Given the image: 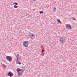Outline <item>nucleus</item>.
<instances>
[{"instance_id":"f257e3e1","label":"nucleus","mask_w":77,"mask_h":77,"mask_svg":"<svg viewBox=\"0 0 77 77\" xmlns=\"http://www.w3.org/2000/svg\"><path fill=\"white\" fill-rule=\"evenodd\" d=\"M17 71L18 74V75H21V73L23 72V69H21L17 68Z\"/></svg>"},{"instance_id":"f03ea898","label":"nucleus","mask_w":77,"mask_h":77,"mask_svg":"<svg viewBox=\"0 0 77 77\" xmlns=\"http://www.w3.org/2000/svg\"><path fill=\"white\" fill-rule=\"evenodd\" d=\"M23 46L25 47H29V44L28 42L27 41H24L23 43Z\"/></svg>"},{"instance_id":"7ed1b4c3","label":"nucleus","mask_w":77,"mask_h":77,"mask_svg":"<svg viewBox=\"0 0 77 77\" xmlns=\"http://www.w3.org/2000/svg\"><path fill=\"white\" fill-rule=\"evenodd\" d=\"M8 75L9 77H12L14 75V74L11 72H9L8 73Z\"/></svg>"},{"instance_id":"20e7f679","label":"nucleus","mask_w":77,"mask_h":77,"mask_svg":"<svg viewBox=\"0 0 77 77\" xmlns=\"http://www.w3.org/2000/svg\"><path fill=\"white\" fill-rule=\"evenodd\" d=\"M11 57L10 56H7L6 57V59L7 60H8V61H11Z\"/></svg>"},{"instance_id":"39448f33","label":"nucleus","mask_w":77,"mask_h":77,"mask_svg":"<svg viewBox=\"0 0 77 77\" xmlns=\"http://www.w3.org/2000/svg\"><path fill=\"white\" fill-rule=\"evenodd\" d=\"M66 27L68 29H70L71 28V26L69 24L66 25Z\"/></svg>"},{"instance_id":"423d86ee","label":"nucleus","mask_w":77,"mask_h":77,"mask_svg":"<svg viewBox=\"0 0 77 77\" xmlns=\"http://www.w3.org/2000/svg\"><path fill=\"white\" fill-rule=\"evenodd\" d=\"M60 41L61 42H64L65 40L63 38H61L60 39Z\"/></svg>"},{"instance_id":"0eeeda50","label":"nucleus","mask_w":77,"mask_h":77,"mask_svg":"<svg viewBox=\"0 0 77 77\" xmlns=\"http://www.w3.org/2000/svg\"><path fill=\"white\" fill-rule=\"evenodd\" d=\"M33 35H32L30 36V38H33Z\"/></svg>"},{"instance_id":"6e6552de","label":"nucleus","mask_w":77,"mask_h":77,"mask_svg":"<svg viewBox=\"0 0 77 77\" xmlns=\"http://www.w3.org/2000/svg\"><path fill=\"white\" fill-rule=\"evenodd\" d=\"M13 5H18V3L17 2H14L13 3Z\"/></svg>"},{"instance_id":"1a4fd4ad","label":"nucleus","mask_w":77,"mask_h":77,"mask_svg":"<svg viewBox=\"0 0 77 77\" xmlns=\"http://www.w3.org/2000/svg\"><path fill=\"white\" fill-rule=\"evenodd\" d=\"M2 66H3L4 68H7V66H5L4 64H3Z\"/></svg>"},{"instance_id":"9d476101","label":"nucleus","mask_w":77,"mask_h":77,"mask_svg":"<svg viewBox=\"0 0 77 77\" xmlns=\"http://www.w3.org/2000/svg\"><path fill=\"white\" fill-rule=\"evenodd\" d=\"M14 8H18V6L16 5H15L14 6Z\"/></svg>"},{"instance_id":"9b49d317","label":"nucleus","mask_w":77,"mask_h":77,"mask_svg":"<svg viewBox=\"0 0 77 77\" xmlns=\"http://www.w3.org/2000/svg\"><path fill=\"white\" fill-rule=\"evenodd\" d=\"M57 21L58 23H60V20L58 19L57 20Z\"/></svg>"},{"instance_id":"f8f14e48","label":"nucleus","mask_w":77,"mask_h":77,"mask_svg":"<svg viewBox=\"0 0 77 77\" xmlns=\"http://www.w3.org/2000/svg\"><path fill=\"white\" fill-rule=\"evenodd\" d=\"M40 14H44V13L42 11H40Z\"/></svg>"},{"instance_id":"ddd939ff","label":"nucleus","mask_w":77,"mask_h":77,"mask_svg":"<svg viewBox=\"0 0 77 77\" xmlns=\"http://www.w3.org/2000/svg\"><path fill=\"white\" fill-rule=\"evenodd\" d=\"M42 53H44V50H42Z\"/></svg>"},{"instance_id":"4468645a","label":"nucleus","mask_w":77,"mask_h":77,"mask_svg":"<svg viewBox=\"0 0 77 77\" xmlns=\"http://www.w3.org/2000/svg\"><path fill=\"white\" fill-rule=\"evenodd\" d=\"M18 63V64H19V65H21V63Z\"/></svg>"},{"instance_id":"2eb2a0df","label":"nucleus","mask_w":77,"mask_h":77,"mask_svg":"<svg viewBox=\"0 0 77 77\" xmlns=\"http://www.w3.org/2000/svg\"><path fill=\"white\" fill-rule=\"evenodd\" d=\"M75 20V19H73V20Z\"/></svg>"}]
</instances>
